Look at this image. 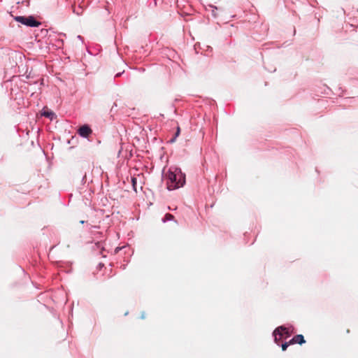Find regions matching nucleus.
<instances>
[{"label": "nucleus", "instance_id": "1", "mask_svg": "<svg viewBox=\"0 0 358 358\" xmlns=\"http://www.w3.org/2000/svg\"><path fill=\"white\" fill-rule=\"evenodd\" d=\"M167 178V188L169 190H173L180 187H182L185 182V177L180 171L176 170V171H169L166 174Z\"/></svg>", "mask_w": 358, "mask_h": 358}, {"label": "nucleus", "instance_id": "2", "mask_svg": "<svg viewBox=\"0 0 358 358\" xmlns=\"http://www.w3.org/2000/svg\"><path fill=\"white\" fill-rule=\"evenodd\" d=\"M15 20L31 27H37L41 24V22L36 20L33 16H16Z\"/></svg>", "mask_w": 358, "mask_h": 358}, {"label": "nucleus", "instance_id": "3", "mask_svg": "<svg viewBox=\"0 0 358 358\" xmlns=\"http://www.w3.org/2000/svg\"><path fill=\"white\" fill-rule=\"evenodd\" d=\"M281 330H285V327L280 326L276 328L273 331L274 341L275 343L279 344L280 341L283 338V334Z\"/></svg>", "mask_w": 358, "mask_h": 358}, {"label": "nucleus", "instance_id": "4", "mask_svg": "<svg viewBox=\"0 0 358 358\" xmlns=\"http://www.w3.org/2000/svg\"><path fill=\"white\" fill-rule=\"evenodd\" d=\"M92 132L87 125H83L78 129V134L83 137H87Z\"/></svg>", "mask_w": 358, "mask_h": 358}, {"label": "nucleus", "instance_id": "5", "mask_svg": "<svg viewBox=\"0 0 358 358\" xmlns=\"http://www.w3.org/2000/svg\"><path fill=\"white\" fill-rule=\"evenodd\" d=\"M306 341L304 340L303 336L301 334H298L295 336H294L290 341L289 343L294 344V343H299L300 345L304 343Z\"/></svg>", "mask_w": 358, "mask_h": 358}, {"label": "nucleus", "instance_id": "6", "mask_svg": "<svg viewBox=\"0 0 358 358\" xmlns=\"http://www.w3.org/2000/svg\"><path fill=\"white\" fill-rule=\"evenodd\" d=\"M131 184H132L133 189L136 192H138V189H137V180H136V178L135 177H132L131 178Z\"/></svg>", "mask_w": 358, "mask_h": 358}, {"label": "nucleus", "instance_id": "7", "mask_svg": "<svg viewBox=\"0 0 358 358\" xmlns=\"http://www.w3.org/2000/svg\"><path fill=\"white\" fill-rule=\"evenodd\" d=\"M173 219H174V217L173 215H171L170 213H166L164 216V218L163 219V221L166 222V221H169V220H172Z\"/></svg>", "mask_w": 358, "mask_h": 358}, {"label": "nucleus", "instance_id": "8", "mask_svg": "<svg viewBox=\"0 0 358 358\" xmlns=\"http://www.w3.org/2000/svg\"><path fill=\"white\" fill-rule=\"evenodd\" d=\"M281 332L283 334V338H287L290 336L288 329L285 327V330H281Z\"/></svg>", "mask_w": 358, "mask_h": 358}, {"label": "nucleus", "instance_id": "9", "mask_svg": "<svg viewBox=\"0 0 358 358\" xmlns=\"http://www.w3.org/2000/svg\"><path fill=\"white\" fill-rule=\"evenodd\" d=\"M292 343H289V341L288 343H285L283 344H282V350L283 351L286 350L287 347L291 345Z\"/></svg>", "mask_w": 358, "mask_h": 358}, {"label": "nucleus", "instance_id": "10", "mask_svg": "<svg viewBox=\"0 0 358 358\" xmlns=\"http://www.w3.org/2000/svg\"><path fill=\"white\" fill-rule=\"evenodd\" d=\"M45 117H51L52 115H54L53 113L52 112H44L43 114Z\"/></svg>", "mask_w": 358, "mask_h": 358}, {"label": "nucleus", "instance_id": "11", "mask_svg": "<svg viewBox=\"0 0 358 358\" xmlns=\"http://www.w3.org/2000/svg\"><path fill=\"white\" fill-rule=\"evenodd\" d=\"M179 134H180V127H178L177 131L176 133V136L171 140V142H174L175 139H176V137L178 136L179 135Z\"/></svg>", "mask_w": 358, "mask_h": 358}]
</instances>
